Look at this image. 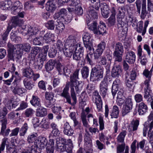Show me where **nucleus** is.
I'll return each instance as SVG.
<instances>
[{
    "label": "nucleus",
    "instance_id": "13",
    "mask_svg": "<svg viewBox=\"0 0 153 153\" xmlns=\"http://www.w3.org/2000/svg\"><path fill=\"white\" fill-rule=\"evenodd\" d=\"M66 10L64 8L62 9L59 12L55 14L54 18L55 19L56 18L58 20H61L62 22L65 21L66 19L65 17L66 15Z\"/></svg>",
    "mask_w": 153,
    "mask_h": 153
},
{
    "label": "nucleus",
    "instance_id": "6",
    "mask_svg": "<svg viewBox=\"0 0 153 153\" xmlns=\"http://www.w3.org/2000/svg\"><path fill=\"white\" fill-rule=\"evenodd\" d=\"M92 100L93 102L96 104L98 111H101L102 108V102L101 97L97 91H95L93 93Z\"/></svg>",
    "mask_w": 153,
    "mask_h": 153
},
{
    "label": "nucleus",
    "instance_id": "10",
    "mask_svg": "<svg viewBox=\"0 0 153 153\" xmlns=\"http://www.w3.org/2000/svg\"><path fill=\"white\" fill-rule=\"evenodd\" d=\"M1 121L2 124L0 134L4 137H7L9 134L10 131V129L9 128H8L6 129L7 121V119H4L1 120Z\"/></svg>",
    "mask_w": 153,
    "mask_h": 153
},
{
    "label": "nucleus",
    "instance_id": "3",
    "mask_svg": "<svg viewBox=\"0 0 153 153\" xmlns=\"http://www.w3.org/2000/svg\"><path fill=\"white\" fill-rule=\"evenodd\" d=\"M115 51L114 53L116 57V62H121L122 61V55L123 53V47L120 42H117L115 46Z\"/></svg>",
    "mask_w": 153,
    "mask_h": 153
},
{
    "label": "nucleus",
    "instance_id": "63",
    "mask_svg": "<svg viewBox=\"0 0 153 153\" xmlns=\"http://www.w3.org/2000/svg\"><path fill=\"white\" fill-rule=\"evenodd\" d=\"M134 99L137 103H139L143 100L142 95L140 94H137L134 96Z\"/></svg>",
    "mask_w": 153,
    "mask_h": 153
},
{
    "label": "nucleus",
    "instance_id": "40",
    "mask_svg": "<svg viewBox=\"0 0 153 153\" xmlns=\"http://www.w3.org/2000/svg\"><path fill=\"white\" fill-rule=\"evenodd\" d=\"M112 53L111 51L109 50L107 51L105 54V56L107 59V64L110 65L111 63L112 60Z\"/></svg>",
    "mask_w": 153,
    "mask_h": 153
},
{
    "label": "nucleus",
    "instance_id": "60",
    "mask_svg": "<svg viewBox=\"0 0 153 153\" xmlns=\"http://www.w3.org/2000/svg\"><path fill=\"white\" fill-rule=\"evenodd\" d=\"M38 148L39 147H37L35 144L34 145L32 146L31 147H29L27 151L29 152L30 153H39L37 151Z\"/></svg>",
    "mask_w": 153,
    "mask_h": 153
},
{
    "label": "nucleus",
    "instance_id": "21",
    "mask_svg": "<svg viewBox=\"0 0 153 153\" xmlns=\"http://www.w3.org/2000/svg\"><path fill=\"white\" fill-rule=\"evenodd\" d=\"M40 100L37 96L33 95L31 100L30 101L31 104L35 107H39L41 106Z\"/></svg>",
    "mask_w": 153,
    "mask_h": 153
},
{
    "label": "nucleus",
    "instance_id": "42",
    "mask_svg": "<svg viewBox=\"0 0 153 153\" xmlns=\"http://www.w3.org/2000/svg\"><path fill=\"white\" fill-rule=\"evenodd\" d=\"M92 35L88 33H85L83 37L84 44L86 45L87 43L91 42L90 39H91Z\"/></svg>",
    "mask_w": 153,
    "mask_h": 153
},
{
    "label": "nucleus",
    "instance_id": "48",
    "mask_svg": "<svg viewBox=\"0 0 153 153\" xmlns=\"http://www.w3.org/2000/svg\"><path fill=\"white\" fill-rule=\"evenodd\" d=\"M60 134V131L58 129L52 130L50 134L49 138H56Z\"/></svg>",
    "mask_w": 153,
    "mask_h": 153
},
{
    "label": "nucleus",
    "instance_id": "38",
    "mask_svg": "<svg viewBox=\"0 0 153 153\" xmlns=\"http://www.w3.org/2000/svg\"><path fill=\"white\" fill-rule=\"evenodd\" d=\"M12 2L10 0L5 1L2 4L1 7H3V9L5 10L10 9L11 10V7L13 6H12Z\"/></svg>",
    "mask_w": 153,
    "mask_h": 153
},
{
    "label": "nucleus",
    "instance_id": "45",
    "mask_svg": "<svg viewBox=\"0 0 153 153\" xmlns=\"http://www.w3.org/2000/svg\"><path fill=\"white\" fill-rule=\"evenodd\" d=\"M55 23V22L53 20H50L46 24V26L48 29L53 30L56 24Z\"/></svg>",
    "mask_w": 153,
    "mask_h": 153
},
{
    "label": "nucleus",
    "instance_id": "18",
    "mask_svg": "<svg viewBox=\"0 0 153 153\" xmlns=\"http://www.w3.org/2000/svg\"><path fill=\"white\" fill-rule=\"evenodd\" d=\"M148 108L147 105L143 102L140 103L138 105V112L140 115H143L147 112Z\"/></svg>",
    "mask_w": 153,
    "mask_h": 153
},
{
    "label": "nucleus",
    "instance_id": "59",
    "mask_svg": "<svg viewBox=\"0 0 153 153\" xmlns=\"http://www.w3.org/2000/svg\"><path fill=\"white\" fill-rule=\"evenodd\" d=\"M42 36L37 37L33 40V44L35 45H40L42 44Z\"/></svg>",
    "mask_w": 153,
    "mask_h": 153
},
{
    "label": "nucleus",
    "instance_id": "22",
    "mask_svg": "<svg viewBox=\"0 0 153 153\" xmlns=\"http://www.w3.org/2000/svg\"><path fill=\"white\" fill-rule=\"evenodd\" d=\"M68 10L70 12L74 13L79 15H82L83 13V10L80 6L74 8H68Z\"/></svg>",
    "mask_w": 153,
    "mask_h": 153
},
{
    "label": "nucleus",
    "instance_id": "26",
    "mask_svg": "<svg viewBox=\"0 0 153 153\" xmlns=\"http://www.w3.org/2000/svg\"><path fill=\"white\" fill-rule=\"evenodd\" d=\"M85 131L86 132V133L85 134L84 136V146H88L90 148L92 146L91 140L88 132H87L86 130H85Z\"/></svg>",
    "mask_w": 153,
    "mask_h": 153
},
{
    "label": "nucleus",
    "instance_id": "57",
    "mask_svg": "<svg viewBox=\"0 0 153 153\" xmlns=\"http://www.w3.org/2000/svg\"><path fill=\"white\" fill-rule=\"evenodd\" d=\"M37 134H32L28 136L27 138V141L29 143H33L35 142Z\"/></svg>",
    "mask_w": 153,
    "mask_h": 153
},
{
    "label": "nucleus",
    "instance_id": "50",
    "mask_svg": "<svg viewBox=\"0 0 153 153\" xmlns=\"http://www.w3.org/2000/svg\"><path fill=\"white\" fill-rule=\"evenodd\" d=\"M105 44L104 42H101L98 45L96 51L102 53L103 50L105 49Z\"/></svg>",
    "mask_w": 153,
    "mask_h": 153
},
{
    "label": "nucleus",
    "instance_id": "53",
    "mask_svg": "<svg viewBox=\"0 0 153 153\" xmlns=\"http://www.w3.org/2000/svg\"><path fill=\"white\" fill-rule=\"evenodd\" d=\"M75 53L73 55V59L76 61H79L80 59L81 56L83 55L82 53H81L79 52H77L74 51Z\"/></svg>",
    "mask_w": 153,
    "mask_h": 153
},
{
    "label": "nucleus",
    "instance_id": "12",
    "mask_svg": "<svg viewBox=\"0 0 153 153\" xmlns=\"http://www.w3.org/2000/svg\"><path fill=\"white\" fill-rule=\"evenodd\" d=\"M121 67L119 65L114 64L111 71V75L113 77H118L120 76L122 72Z\"/></svg>",
    "mask_w": 153,
    "mask_h": 153
},
{
    "label": "nucleus",
    "instance_id": "25",
    "mask_svg": "<svg viewBox=\"0 0 153 153\" xmlns=\"http://www.w3.org/2000/svg\"><path fill=\"white\" fill-rule=\"evenodd\" d=\"M56 61L53 59H50L48 61L45 65V68L47 72L52 70L54 66Z\"/></svg>",
    "mask_w": 153,
    "mask_h": 153
},
{
    "label": "nucleus",
    "instance_id": "62",
    "mask_svg": "<svg viewBox=\"0 0 153 153\" xmlns=\"http://www.w3.org/2000/svg\"><path fill=\"white\" fill-rule=\"evenodd\" d=\"M54 94L52 92H46L45 93V97L47 100H54Z\"/></svg>",
    "mask_w": 153,
    "mask_h": 153
},
{
    "label": "nucleus",
    "instance_id": "8",
    "mask_svg": "<svg viewBox=\"0 0 153 153\" xmlns=\"http://www.w3.org/2000/svg\"><path fill=\"white\" fill-rule=\"evenodd\" d=\"M93 8V7H91L87 12L86 20L88 23L89 22V21L95 20L97 18V14Z\"/></svg>",
    "mask_w": 153,
    "mask_h": 153
},
{
    "label": "nucleus",
    "instance_id": "32",
    "mask_svg": "<svg viewBox=\"0 0 153 153\" xmlns=\"http://www.w3.org/2000/svg\"><path fill=\"white\" fill-rule=\"evenodd\" d=\"M117 18H124L126 12L125 7L124 6L119 7L117 8Z\"/></svg>",
    "mask_w": 153,
    "mask_h": 153
},
{
    "label": "nucleus",
    "instance_id": "58",
    "mask_svg": "<svg viewBox=\"0 0 153 153\" xmlns=\"http://www.w3.org/2000/svg\"><path fill=\"white\" fill-rule=\"evenodd\" d=\"M108 83L107 79L104 78L100 82V88H108Z\"/></svg>",
    "mask_w": 153,
    "mask_h": 153
},
{
    "label": "nucleus",
    "instance_id": "31",
    "mask_svg": "<svg viewBox=\"0 0 153 153\" xmlns=\"http://www.w3.org/2000/svg\"><path fill=\"white\" fill-rule=\"evenodd\" d=\"M119 79H117L113 82L111 92L113 98L115 96L117 91L118 90V81Z\"/></svg>",
    "mask_w": 153,
    "mask_h": 153
},
{
    "label": "nucleus",
    "instance_id": "39",
    "mask_svg": "<svg viewBox=\"0 0 153 153\" xmlns=\"http://www.w3.org/2000/svg\"><path fill=\"white\" fill-rule=\"evenodd\" d=\"M28 128L27 124L26 123H25L19 130V135L21 137H24Z\"/></svg>",
    "mask_w": 153,
    "mask_h": 153
},
{
    "label": "nucleus",
    "instance_id": "54",
    "mask_svg": "<svg viewBox=\"0 0 153 153\" xmlns=\"http://www.w3.org/2000/svg\"><path fill=\"white\" fill-rule=\"evenodd\" d=\"M35 111L31 108L27 109L25 113V114L27 117H30L32 116Z\"/></svg>",
    "mask_w": 153,
    "mask_h": 153
},
{
    "label": "nucleus",
    "instance_id": "11",
    "mask_svg": "<svg viewBox=\"0 0 153 153\" xmlns=\"http://www.w3.org/2000/svg\"><path fill=\"white\" fill-rule=\"evenodd\" d=\"M125 60L129 64L134 63L135 61V55L132 51L127 50L126 52Z\"/></svg>",
    "mask_w": 153,
    "mask_h": 153
},
{
    "label": "nucleus",
    "instance_id": "14",
    "mask_svg": "<svg viewBox=\"0 0 153 153\" xmlns=\"http://www.w3.org/2000/svg\"><path fill=\"white\" fill-rule=\"evenodd\" d=\"M76 44L75 36L74 35H71L69 36L66 40L65 46L67 47L71 46L75 47Z\"/></svg>",
    "mask_w": 153,
    "mask_h": 153
},
{
    "label": "nucleus",
    "instance_id": "52",
    "mask_svg": "<svg viewBox=\"0 0 153 153\" xmlns=\"http://www.w3.org/2000/svg\"><path fill=\"white\" fill-rule=\"evenodd\" d=\"M132 109V108L123 105L122 111V115L124 116L129 113Z\"/></svg>",
    "mask_w": 153,
    "mask_h": 153
},
{
    "label": "nucleus",
    "instance_id": "30",
    "mask_svg": "<svg viewBox=\"0 0 153 153\" xmlns=\"http://www.w3.org/2000/svg\"><path fill=\"white\" fill-rule=\"evenodd\" d=\"M59 20L57 19L56 22L58 24H56V31L58 33H60V32H62L65 28L64 25L62 22H62V20L60 21Z\"/></svg>",
    "mask_w": 153,
    "mask_h": 153
},
{
    "label": "nucleus",
    "instance_id": "34",
    "mask_svg": "<svg viewBox=\"0 0 153 153\" xmlns=\"http://www.w3.org/2000/svg\"><path fill=\"white\" fill-rule=\"evenodd\" d=\"M119 114L118 108L117 106H114L113 108L112 111L110 114L111 118H117Z\"/></svg>",
    "mask_w": 153,
    "mask_h": 153
},
{
    "label": "nucleus",
    "instance_id": "5",
    "mask_svg": "<svg viewBox=\"0 0 153 153\" xmlns=\"http://www.w3.org/2000/svg\"><path fill=\"white\" fill-rule=\"evenodd\" d=\"M79 72V70L76 69L72 75H71L70 77V80H71V78H72L74 82V87L75 88L76 92L77 94H79L81 92V89L79 87V85L80 84V81H79L78 79H79L78 77Z\"/></svg>",
    "mask_w": 153,
    "mask_h": 153
},
{
    "label": "nucleus",
    "instance_id": "46",
    "mask_svg": "<svg viewBox=\"0 0 153 153\" xmlns=\"http://www.w3.org/2000/svg\"><path fill=\"white\" fill-rule=\"evenodd\" d=\"M70 6L68 8H74L80 6L79 0H71V3L69 4Z\"/></svg>",
    "mask_w": 153,
    "mask_h": 153
},
{
    "label": "nucleus",
    "instance_id": "33",
    "mask_svg": "<svg viewBox=\"0 0 153 153\" xmlns=\"http://www.w3.org/2000/svg\"><path fill=\"white\" fill-rule=\"evenodd\" d=\"M47 114L46 109L43 107H40L37 109L36 115L38 117H43Z\"/></svg>",
    "mask_w": 153,
    "mask_h": 153
},
{
    "label": "nucleus",
    "instance_id": "36",
    "mask_svg": "<svg viewBox=\"0 0 153 153\" xmlns=\"http://www.w3.org/2000/svg\"><path fill=\"white\" fill-rule=\"evenodd\" d=\"M23 83L25 88L29 90L31 89L34 86L32 81L28 80L27 79H25L24 80Z\"/></svg>",
    "mask_w": 153,
    "mask_h": 153
},
{
    "label": "nucleus",
    "instance_id": "47",
    "mask_svg": "<svg viewBox=\"0 0 153 153\" xmlns=\"http://www.w3.org/2000/svg\"><path fill=\"white\" fill-rule=\"evenodd\" d=\"M126 131H122L117 137L118 141L120 143H122L123 142L126 135Z\"/></svg>",
    "mask_w": 153,
    "mask_h": 153
},
{
    "label": "nucleus",
    "instance_id": "24",
    "mask_svg": "<svg viewBox=\"0 0 153 153\" xmlns=\"http://www.w3.org/2000/svg\"><path fill=\"white\" fill-rule=\"evenodd\" d=\"M148 13L146 10V0H143L142 4V6L141 11V14L140 16L141 18L142 19H145L147 14Z\"/></svg>",
    "mask_w": 153,
    "mask_h": 153
},
{
    "label": "nucleus",
    "instance_id": "27",
    "mask_svg": "<svg viewBox=\"0 0 153 153\" xmlns=\"http://www.w3.org/2000/svg\"><path fill=\"white\" fill-rule=\"evenodd\" d=\"M46 7L47 10L52 12L56 9V6L53 1L48 0L46 4Z\"/></svg>",
    "mask_w": 153,
    "mask_h": 153
},
{
    "label": "nucleus",
    "instance_id": "55",
    "mask_svg": "<svg viewBox=\"0 0 153 153\" xmlns=\"http://www.w3.org/2000/svg\"><path fill=\"white\" fill-rule=\"evenodd\" d=\"M38 31L39 30L37 28L35 27H33L30 26L29 28V33L28 34L29 35H36Z\"/></svg>",
    "mask_w": 153,
    "mask_h": 153
},
{
    "label": "nucleus",
    "instance_id": "43",
    "mask_svg": "<svg viewBox=\"0 0 153 153\" xmlns=\"http://www.w3.org/2000/svg\"><path fill=\"white\" fill-rule=\"evenodd\" d=\"M93 58V53L90 51L88 53L86 56L85 59L87 63L89 65H93V62L92 60Z\"/></svg>",
    "mask_w": 153,
    "mask_h": 153
},
{
    "label": "nucleus",
    "instance_id": "41",
    "mask_svg": "<svg viewBox=\"0 0 153 153\" xmlns=\"http://www.w3.org/2000/svg\"><path fill=\"white\" fill-rule=\"evenodd\" d=\"M82 77L84 78H86L88 76L89 70L88 67L85 66L81 70Z\"/></svg>",
    "mask_w": 153,
    "mask_h": 153
},
{
    "label": "nucleus",
    "instance_id": "23",
    "mask_svg": "<svg viewBox=\"0 0 153 153\" xmlns=\"http://www.w3.org/2000/svg\"><path fill=\"white\" fill-rule=\"evenodd\" d=\"M88 26V27L89 30H92L94 34H95L97 27V23L95 20L89 21V22H86Z\"/></svg>",
    "mask_w": 153,
    "mask_h": 153
},
{
    "label": "nucleus",
    "instance_id": "1",
    "mask_svg": "<svg viewBox=\"0 0 153 153\" xmlns=\"http://www.w3.org/2000/svg\"><path fill=\"white\" fill-rule=\"evenodd\" d=\"M72 78L67 82L63 89L61 96L65 98L66 102L72 106H74L77 102L76 96L74 88V82Z\"/></svg>",
    "mask_w": 153,
    "mask_h": 153
},
{
    "label": "nucleus",
    "instance_id": "51",
    "mask_svg": "<svg viewBox=\"0 0 153 153\" xmlns=\"http://www.w3.org/2000/svg\"><path fill=\"white\" fill-rule=\"evenodd\" d=\"M26 91V90L23 88L18 87L15 88L13 91V92L15 94L20 95L24 93Z\"/></svg>",
    "mask_w": 153,
    "mask_h": 153
},
{
    "label": "nucleus",
    "instance_id": "37",
    "mask_svg": "<svg viewBox=\"0 0 153 153\" xmlns=\"http://www.w3.org/2000/svg\"><path fill=\"white\" fill-rule=\"evenodd\" d=\"M12 28L13 27L11 25H10L9 24H8L6 30L1 35L3 40L6 41L7 40L9 33Z\"/></svg>",
    "mask_w": 153,
    "mask_h": 153
},
{
    "label": "nucleus",
    "instance_id": "7",
    "mask_svg": "<svg viewBox=\"0 0 153 153\" xmlns=\"http://www.w3.org/2000/svg\"><path fill=\"white\" fill-rule=\"evenodd\" d=\"M124 18H117V24L118 28L120 30L124 33L128 30L127 24Z\"/></svg>",
    "mask_w": 153,
    "mask_h": 153
},
{
    "label": "nucleus",
    "instance_id": "28",
    "mask_svg": "<svg viewBox=\"0 0 153 153\" xmlns=\"http://www.w3.org/2000/svg\"><path fill=\"white\" fill-rule=\"evenodd\" d=\"M18 46V48L22 49V51L27 53L30 52L31 48V46L28 43L20 44H19Z\"/></svg>",
    "mask_w": 153,
    "mask_h": 153
},
{
    "label": "nucleus",
    "instance_id": "20",
    "mask_svg": "<svg viewBox=\"0 0 153 153\" xmlns=\"http://www.w3.org/2000/svg\"><path fill=\"white\" fill-rule=\"evenodd\" d=\"M12 24L10 25H11L13 27H15L17 25H21L23 24L24 21L23 19H20L17 16H13L12 17L11 19Z\"/></svg>",
    "mask_w": 153,
    "mask_h": 153
},
{
    "label": "nucleus",
    "instance_id": "64",
    "mask_svg": "<svg viewBox=\"0 0 153 153\" xmlns=\"http://www.w3.org/2000/svg\"><path fill=\"white\" fill-rule=\"evenodd\" d=\"M19 127H16L14 129L12 130L11 131V133L10 134V137L15 136H17L19 132Z\"/></svg>",
    "mask_w": 153,
    "mask_h": 153
},
{
    "label": "nucleus",
    "instance_id": "4",
    "mask_svg": "<svg viewBox=\"0 0 153 153\" xmlns=\"http://www.w3.org/2000/svg\"><path fill=\"white\" fill-rule=\"evenodd\" d=\"M22 7V4L19 1H17L14 3L13 6L11 7V13L14 15L18 14L19 17L23 18L25 12L24 11L20 12Z\"/></svg>",
    "mask_w": 153,
    "mask_h": 153
},
{
    "label": "nucleus",
    "instance_id": "16",
    "mask_svg": "<svg viewBox=\"0 0 153 153\" xmlns=\"http://www.w3.org/2000/svg\"><path fill=\"white\" fill-rule=\"evenodd\" d=\"M33 71L30 67H27L22 70L23 75L28 78H32L33 75Z\"/></svg>",
    "mask_w": 153,
    "mask_h": 153
},
{
    "label": "nucleus",
    "instance_id": "2",
    "mask_svg": "<svg viewBox=\"0 0 153 153\" xmlns=\"http://www.w3.org/2000/svg\"><path fill=\"white\" fill-rule=\"evenodd\" d=\"M104 68L100 65L93 68L91 70L90 80L92 82L98 81L103 77Z\"/></svg>",
    "mask_w": 153,
    "mask_h": 153
},
{
    "label": "nucleus",
    "instance_id": "49",
    "mask_svg": "<svg viewBox=\"0 0 153 153\" xmlns=\"http://www.w3.org/2000/svg\"><path fill=\"white\" fill-rule=\"evenodd\" d=\"M107 20L108 21V25L109 26L114 25L116 24V18L114 16H110Z\"/></svg>",
    "mask_w": 153,
    "mask_h": 153
},
{
    "label": "nucleus",
    "instance_id": "35",
    "mask_svg": "<svg viewBox=\"0 0 153 153\" xmlns=\"http://www.w3.org/2000/svg\"><path fill=\"white\" fill-rule=\"evenodd\" d=\"M56 149L58 152H63L65 151L66 149V145L60 143L59 141L57 140L56 141Z\"/></svg>",
    "mask_w": 153,
    "mask_h": 153
},
{
    "label": "nucleus",
    "instance_id": "61",
    "mask_svg": "<svg viewBox=\"0 0 153 153\" xmlns=\"http://www.w3.org/2000/svg\"><path fill=\"white\" fill-rule=\"evenodd\" d=\"M55 99L47 100L45 101V104L47 107L51 108L55 104Z\"/></svg>",
    "mask_w": 153,
    "mask_h": 153
},
{
    "label": "nucleus",
    "instance_id": "9",
    "mask_svg": "<svg viewBox=\"0 0 153 153\" xmlns=\"http://www.w3.org/2000/svg\"><path fill=\"white\" fill-rule=\"evenodd\" d=\"M48 140L45 137H39L35 140V144L40 149H44L48 144Z\"/></svg>",
    "mask_w": 153,
    "mask_h": 153
},
{
    "label": "nucleus",
    "instance_id": "17",
    "mask_svg": "<svg viewBox=\"0 0 153 153\" xmlns=\"http://www.w3.org/2000/svg\"><path fill=\"white\" fill-rule=\"evenodd\" d=\"M65 46V48L63 50L65 55L66 57H71L75 51L74 48L71 46Z\"/></svg>",
    "mask_w": 153,
    "mask_h": 153
},
{
    "label": "nucleus",
    "instance_id": "19",
    "mask_svg": "<svg viewBox=\"0 0 153 153\" xmlns=\"http://www.w3.org/2000/svg\"><path fill=\"white\" fill-rule=\"evenodd\" d=\"M106 31V27L105 24L102 22H100V25L96 31L95 34L103 35Z\"/></svg>",
    "mask_w": 153,
    "mask_h": 153
},
{
    "label": "nucleus",
    "instance_id": "29",
    "mask_svg": "<svg viewBox=\"0 0 153 153\" xmlns=\"http://www.w3.org/2000/svg\"><path fill=\"white\" fill-rule=\"evenodd\" d=\"M54 37L53 34L48 33L44 35L43 39L45 42L48 43L53 41Z\"/></svg>",
    "mask_w": 153,
    "mask_h": 153
},
{
    "label": "nucleus",
    "instance_id": "44",
    "mask_svg": "<svg viewBox=\"0 0 153 153\" xmlns=\"http://www.w3.org/2000/svg\"><path fill=\"white\" fill-rule=\"evenodd\" d=\"M56 68L60 74H62L64 73L65 66L62 65L60 62L56 63Z\"/></svg>",
    "mask_w": 153,
    "mask_h": 153
},
{
    "label": "nucleus",
    "instance_id": "56",
    "mask_svg": "<svg viewBox=\"0 0 153 153\" xmlns=\"http://www.w3.org/2000/svg\"><path fill=\"white\" fill-rule=\"evenodd\" d=\"M81 119L83 126L86 128H88L89 126L88 125L86 119V116L84 113H82L81 116Z\"/></svg>",
    "mask_w": 153,
    "mask_h": 153
},
{
    "label": "nucleus",
    "instance_id": "15",
    "mask_svg": "<svg viewBox=\"0 0 153 153\" xmlns=\"http://www.w3.org/2000/svg\"><path fill=\"white\" fill-rule=\"evenodd\" d=\"M46 152L47 153H53L54 150V140L53 139H50L49 142L46 146Z\"/></svg>",
    "mask_w": 153,
    "mask_h": 153
}]
</instances>
